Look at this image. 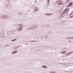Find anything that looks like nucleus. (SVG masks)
<instances>
[{"label":"nucleus","mask_w":73,"mask_h":73,"mask_svg":"<svg viewBox=\"0 0 73 73\" xmlns=\"http://www.w3.org/2000/svg\"><path fill=\"white\" fill-rule=\"evenodd\" d=\"M31 42H33V41H31Z\"/></svg>","instance_id":"nucleus-14"},{"label":"nucleus","mask_w":73,"mask_h":73,"mask_svg":"<svg viewBox=\"0 0 73 73\" xmlns=\"http://www.w3.org/2000/svg\"><path fill=\"white\" fill-rule=\"evenodd\" d=\"M70 18H72L73 17V16H71L70 17Z\"/></svg>","instance_id":"nucleus-11"},{"label":"nucleus","mask_w":73,"mask_h":73,"mask_svg":"<svg viewBox=\"0 0 73 73\" xmlns=\"http://www.w3.org/2000/svg\"><path fill=\"white\" fill-rule=\"evenodd\" d=\"M61 53H62V54H65V53H66V51L61 52Z\"/></svg>","instance_id":"nucleus-5"},{"label":"nucleus","mask_w":73,"mask_h":73,"mask_svg":"<svg viewBox=\"0 0 73 73\" xmlns=\"http://www.w3.org/2000/svg\"><path fill=\"white\" fill-rule=\"evenodd\" d=\"M62 13H61V14L62 15Z\"/></svg>","instance_id":"nucleus-13"},{"label":"nucleus","mask_w":73,"mask_h":73,"mask_svg":"<svg viewBox=\"0 0 73 73\" xmlns=\"http://www.w3.org/2000/svg\"><path fill=\"white\" fill-rule=\"evenodd\" d=\"M16 39H15L12 40V41H16Z\"/></svg>","instance_id":"nucleus-7"},{"label":"nucleus","mask_w":73,"mask_h":73,"mask_svg":"<svg viewBox=\"0 0 73 73\" xmlns=\"http://www.w3.org/2000/svg\"><path fill=\"white\" fill-rule=\"evenodd\" d=\"M73 5V3H70L69 5H68V7H71L72 5Z\"/></svg>","instance_id":"nucleus-1"},{"label":"nucleus","mask_w":73,"mask_h":73,"mask_svg":"<svg viewBox=\"0 0 73 73\" xmlns=\"http://www.w3.org/2000/svg\"><path fill=\"white\" fill-rule=\"evenodd\" d=\"M62 4H63V3L62 2L59 3L58 4V5H61Z\"/></svg>","instance_id":"nucleus-2"},{"label":"nucleus","mask_w":73,"mask_h":73,"mask_svg":"<svg viewBox=\"0 0 73 73\" xmlns=\"http://www.w3.org/2000/svg\"><path fill=\"white\" fill-rule=\"evenodd\" d=\"M61 1H58L56 2V3H60V2H61Z\"/></svg>","instance_id":"nucleus-6"},{"label":"nucleus","mask_w":73,"mask_h":73,"mask_svg":"<svg viewBox=\"0 0 73 73\" xmlns=\"http://www.w3.org/2000/svg\"><path fill=\"white\" fill-rule=\"evenodd\" d=\"M42 67H43V68H45V69H46V68H47V67L45 66H42Z\"/></svg>","instance_id":"nucleus-4"},{"label":"nucleus","mask_w":73,"mask_h":73,"mask_svg":"<svg viewBox=\"0 0 73 73\" xmlns=\"http://www.w3.org/2000/svg\"><path fill=\"white\" fill-rule=\"evenodd\" d=\"M18 51L16 50L12 52V54H15Z\"/></svg>","instance_id":"nucleus-3"},{"label":"nucleus","mask_w":73,"mask_h":73,"mask_svg":"<svg viewBox=\"0 0 73 73\" xmlns=\"http://www.w3.org/2000/svg\"><path fill=\"white\" fill-rule=\"evenodd\" d=\"M50 73H54V72H50Z\"/></svg>","instance_id":"nucleus-10"},{"label":"nucleus","mask_w":73,"mask_h":73,"mask_svg":"<svg viewBox=\"0 0 73 73\" xmlns=\"http://www.w3.org/2000/svg\"><path fill=\"white\" fill-rule=\"evenodd\" d=\"M47 15H51V14H47Z\"/></svg>","instance_id":"nucleus-9"},{"label":"nucleus","mask_w":73,"mask_h":73,"mask_svg":"<svg viewBox=\"0 0 73 73\" xmlns=\"http://www.w3.org/2000/svg\"><path fill=\"white\" fill-rule=\"evenodd\" d=\"M47 1L48 3L50 2V0H48Z\"/></svg>","instance_id":"nucleus-8"},{"label":"nucleus","mask_w":73,"mask_h":73,"mask_svg":"<svg viewBox=\"0 0 73 73\" xmlns=\"http://www.w3.org/2000/svg\"><path fill=\"white\" fill-rule=\"evenodd\" d=\"M69 42H70V41H69Z\"/></svg>","instance_id":"nucleus-12"}]
</instances>
